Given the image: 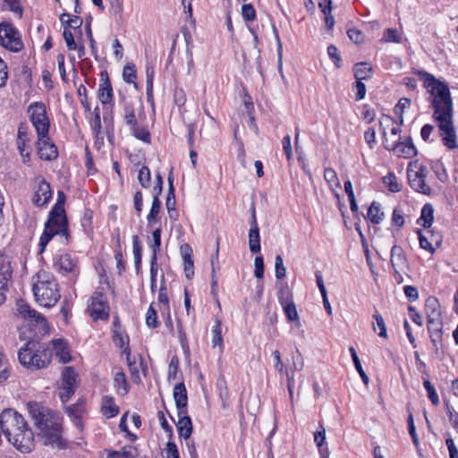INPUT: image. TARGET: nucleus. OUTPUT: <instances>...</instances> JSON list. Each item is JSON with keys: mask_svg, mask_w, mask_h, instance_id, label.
I'll list each match as a JSON object with an SVG mask.
<instances>
[{"mask_svg": "<svg viewBox=\"0 0 458 458\" xmlns=\"http://www.w3.org/2000/svg\"><path fill=\"white\" fill-rule=\"evenodd\" d=\"M420 74L424 81V87L430 95L433 115L437 122L442 141L449 149H454L458 148V144L453 123V103L449 88L447 84L427 72H420Z\"/></svg>", "mask_w": 458, "mask_h": 458, "instance_id": "nucleus-1", "label": "nucleus"}, {"mask_svg": "<svg viewBox=\"0 0 458 458\" xmlns=\"http://www.w3.org/2000/svg\"><path fill=\"white\" fill-rule=\"evenodd\" d=\"M53 350L48 347L41 346L35 340H30L21 347L18 352V359L21 365L29 369H39L47 367L53 355H55L63 363L71 361L68 344L64 339H55L52 341Z\"/></svg>", "mask_w": 458, "mask_h": 458, "instance_id": "nucleus-2", "label": "nucleus"}, {"mask_svg": "<svg viewBox=\"0 0 458 458\" xmlns=\"http://www.w3.org/2000/svg\"><path fill=\"white\" fill-rule=\"evenodd\" d=\"M0 428L17 450L29 453L33 447L34 434L21 414L13 409H4L0 414Z\"/></svg>", "mask_w": 458, "mask_h": 458, "instance_id": "nucleus-3", "label": "nucleus"}, {"mask_svg": "<svg viewBox=\"0 0 458 458\" xmlns=\"http://www.w3.org/2000/svg\"><path fill=\"white\" fill-rule=\"evenodd\" d=\"M29 412L35 427L45 438V445L57 449L66 446L62 437L61 419L56 412L38 403H29Z\"/></svg>", "mask_w": 458, "mask_h": 458, "instance_id": "nucleus-4", "label": "nucleus"}, {"mask_svg": "<svg viewBox=\"0 0 458 458\" xmlns=\"http://www.w3.org/2000/svg\"><path fill=\"white\" fill-rule=\"evenodd\" d=\"M65 194L59 191L57 200L49 212L45 229L39 238V253H42L54 236L60 237L62 243L69 241L68 221L64 210Z\"/></svg>", "mask_w": 458, "mask_h": 458, "instance_id": "nucleus-5", "label": "nucleus"}, {"mask_svg": "<svg viewBox=\"0 0 458 458\" xmlns=\"http://www.w3.org/2000/svg\"><path fill=\"white\" fill-rule=\"evenodd\" d=\"M33 293L36 301L45 308H51L61 298L59 285L55 276L45 270H40L33 277Z\"/></svg>", "mask_w": 458, "mask_h": 458, "instance_id": "nucleus-6", "label": "nucleus"}, {"mask_svg": "<svg viewBox=\"0 0 458 458\" xmlns=\"http://www.w3.org/2000/svg\"><path fill=\"white\" fill-rule=\"evenodd\" d=\"M30 121L38 136L49 133L50 121L47 114L46 106L41 102H34L28 107Z\"/></svg>", "mask_w": 458, "mask_h": 458, "instance_id": "nucleus-7", "label": "nucleus"}, {"mask_svg": "<svg viewBox=\"0 0 458 458\" xmlns=\"http://www.w3.org/2000/svg\"><path fill=\"white\" fill-rule=\"evenodd\" d=\"M0 44L14 53L20 52L23 47L19 31L8 22L0 24Z\"/></svg>", "mask_w": 458, "mask_h": 458, "instance_id": "nucleus-8", "label": "nucleus"}, {"mask_svg": "<svg viewBox=\"0 0 458 458\" xmlns=\"http://www.w3.org/2000/svg\"><path fill=\"white\" fill-rule=\"evenodd\" d=\"M88 311L93 320H107L110 307L107 298L101 292H95L89 299Z\"/></svg>", "mask_w": 458, "mask_h": 458, "instance_id": "nucleus-9", "label": "nucleus"}, {"mask_svg": "<svg viewBox=\"0 0 458 458\" xmlns=\"http://www.w3.org/2000/svg\"><path fill=\"white\" fill-rule=\"evenodd\" d=\"M77 374L72 367H65L62 372V386L59 396L64 403L75 393Z\"/></svg>", "mask_w": 458, "mask_h": 458, "instance_id": "nucleus-10", "label": "nucleus"}, {"mask_svg": "<svg viewBox=\"0 0 458 458\" xmlns=\"http://www.w3.org/2000/svg\"><path fill=\"white\" fill-rule=\"evenodd\" d=\"M37 152L40 159L51 161L58 157L56 146L51 142L48 134L38 136Z\"/></svg>", "mask_w": 458, "mask_h": 458, "instance_id": "nucleus-11", "label": "nucleus"}, {"mask_svg": "<svg viewBox=\"0 0 458 458\" xmlns=\"http://www.w3.org/2000/svg\"><path fill=\"white\" fill-rule=\"evenodd\" d=\"M386 148L404 158H411L417 155V149L411 137L406 138L403 141L394 140L391 144H386Z\"/></svg>", "mask_w": 458, "mask_h": 458, "instance_id": "nucleus-12", "label": "nucleus"}, {"mask_svg": "<svg viewBox=\"0 0 458 458\" xmlns=\"http://www.w3.org/2000/svg\"><path fill=\"white\" fill-rule=\"evenodd\" d=\"M408 180L411 187L421 193L428 194L430 188L425 182V177L427 175L426 167L420 165L417 171L407 172Z\"/></svg>", "mask_w": 458, "mask_h": 458, "instance_id": "nucleus-13", "label": "nucleus"}, {"mask_svg": "<svg viewBox=\"0 0 458 458\" xmlns=\"http://www.w3.org/2000/svg\"><path fill=\"white\" fill-rule=\"evenodd\" d=\"M98 97L102 105H107L113 102L114 92L106 71L101 72V82L98 87Z\"/></svg>", "mask_w": 458, "mask_h": 458, "instance_id": "nucleus-14", "label": "nucleus"}, {"mask_svg": "<svg viewBox=\"0 0 458 458\" xmlns=\"http://www.w3.org/2000/svg\"><path fill=\"white\" fill-rule=\"evenodd\" d=\"M390 261L395 274H398L400 276V272L404 271V269L408 267V261L403 249L396 244L394 245L391 249Z\"/></svg>", "mask_w": 458, "mask_h": 458, "instance_id": "nucleus-15", "label": "nucleus"}, {"mask_svg": "<svg viewBox=\"0 0 458 458\" xmlns=\"http://www.w3.org/2000/svg\"><path fill=\"white\" fill-rule=\"evenodd\" d=\"M173 395L178 410V416L187 413L188 396L186 387L182 382L174 386Z\"/></svg>", "mask_w": 458, "mask_h": 458, "instance_id": "nucleus-16", "label": "nucleus"}, {"mask_svg": "<svg viewBox=\"0 0 458 458\" xmlns=\"http://www.w3.org/2000/svg\"><path fill=\"white\" fill-rule=\"evenodd\" d=\"M52 198V191L49 183L45 180L38 182V188L33 195L32 201L38 207L46 205Z\"/></svg>", "mask_w": 458, "mask_h": 458, "instance_id": "nucleus-17", "label": "nucleus"}, {"mask_svg": "<svg viewBox=\"0 0 458 458\" xmlns=\"http://www.w3.org/2000/svg\"><path fill=\"white\" fill-rule=\"evenodd\" d=\"M54 267L63 275L75 274L76 263L69 254H62L55 259Z\"/></svg>", "mask_w": 458, "mask_h": 458, "instance_id": "nucleus-18", "label": "nucleus"}, {"mask_svg": "<svg viewBox=\"0 0 458 458\" xmlns=\"http://www.w3.org/2000/svg\"><path fill=\"white\" fill-rule=\"evenodd\" d=\"M425 310L428 319H431V321H435L437 323L438 319H442L440 304L436 297L429 296L426 300Z\"/></svg>", "mask_w": 458, "mask_h": 458, "instance_id": "nucleus-19", "label": "nucleus"}, {"mask_svg": "<svg viewBox=\"0 0 458 458\" xmlns=\"http://www.w3.org/2000/svg\"><path fill=\"white\" fill-rule=\"evenodd\" d=\"M176 426L180 437H182L185 440L190 439V437L192 433V422L187 413L179 416V420Z\"/></svg>", "mask_w": 458, "mask_h": 458, "instance_id": "nucleus-20", "label": "nucleus"}, {"mask_svg": "<svg viewBox=\"0 0 458 458\" xmlns=\"http://www.w3.org/2000/svg\"><path fill=\"white\" fill-rule=\"evenodd\" d=\"M123 105V118L128 126H134L137 123L135 115V108L131 102L128 101L124 97L122 98Z\"/></svg>", "mask_w": 458, "mask_h": 458, "instance_id": "nucleus-21", "label": "nucleus"}, {"mask_svg": "<svg viewBox=\"0 0 458 458\" xmlns=\"http://www.w3.org/2000/svg\"><path fill=\"white\" fill-rule=\"evenodd\" d=\"M433 213V207L428 203L425 204L421 209V215L417 223L424 228H429L432 225L434 219Z\"/></svg>", "mask_w": 458, "mask_h": 458, "instance_id": "nucleus-22", "label": "nucleus"}, {"mask_svg": "<svg viewBox=\"0 0 458 458\" xmlns=\"http://www.w3.org/2000/svg\"><path fill=\"white\" fill-rule=\"evenodd\" d=\"M442 319H438L437 323L435 321H431V319H428V330L430 335L431 342L435 346H437V343L442 337Z\"/></svg>", "mask_w": 458, "mask_h": 458, "instance_id": "nucleus-23", "label": "nucleus"}, {"mask_svg": "<svg viewBox=\"0 0 458 458\" xmlns=\"http://www.w3.org/2000/svg\"><path fill=\"white\" fill-rule=\"evenodd\" d=\"M354 77L358 81L367 80L371 77L372 67L368 63L356 64L353 69Z\"/></svg>", "mask_w": 458, "mask_h": 458, "instance_id": "nucleus-24", "label": "nucleus"}, {"mask_svg": "<svg viewBox=\"0 0 458 458\" xmlns=\"http://www.w3.org/2000/svg\"><path fill=\"white\" fill-rule=\"evenodd\" d=\"M368 218L371 223L378 225L384 219V212L381 211L380 204L377 201H373L368 209Z\"/></svg>", "mask_w": 458, "mask_h": 458, "instance_id": "nucleus-25", "label": "nucleus"}, {"mask_svg": "<svg viewBox=\"0 0 458 458\" xmlns=\"http://www.w3.org/2000/svg\"><path fill=\"white\" fill-rule=\"evenodd\" d=\"M102 410L103 413L108 418L114 417L119 412V408L115 405L114 398L111 396H105L103 398Z\"/></svg>", "mask_w": 458, "mask_h": 458, "instance_id": "nucleus-26", "label": "nucleus"}, {"mask_svg": "<svg viewBox=\"0 0 458 458\" xmlns=\"http://www.w3.org/2000/svg\"><path fill=\"white\" fill-rule=\"evenodd\" d=\"M277 299L281 305L293 301V294L286 283H279L277 284Z\"/></svg>", "mask_w": 458, "mask_h": 458, "instance_id": "nucleus-27", "label": "nucleus"}, {"mask_svg": "<svg viewBox=\"0 0 458 458\" xmlns=\"http://www.w3.org/2000/svg\"><path fill=\"white\" fill-rule=\"evenodd\" d=\"M249 247L252 253L260 251V236L259 230L250 229L249 232Z\"/></svg>", "mask_w": 458, "mask_h": 458, "instance_id": "nucleus-28", "label": "nucleus"}, {"mask_svg": "<svg viewBox=\"0 0 458 458\" xmlns=\"http://www.w3.org/2000/svg\"><path fill=\"white\" fill-rule=\"evenodd\" d=\"M212 346L215 348L216 346L219 347L220 352L223 351V337H222V327L221 322L219 320L216 321L212 328Z\"/></svg>", "mask_w": 458, "mask_h": 458, "instance_id": "nucleus-29", "label": "nucleus"}, {"mask_svg": "<svg viewBox=\"0 0 458 458\" xmlns=\"http://www.w3.org/2000/svg\"><path fill=\"white\" fill-rule=\"evenodd\" d=\"M130 129L136 139L140 140L145 143H150V133L146 127H139L138 123H136L134 126H130Z\"/></svg>", "mask_w": 458, "mask_h": 458, "instance_id": "nucleus-30", "label": "nucleus"}, {"mask_svg": "<svg viewBox=\"0 0 458 458\" xmlns=\"http://www.w3.org/2000/svg\"><path fill=\"white\" fill-rule=\"evenodd\" d=\"M114 386L117 387L118 394L124 395L128 393L129 387L123 372H117L115 374Z\"/></svg>", "mask_w": 458, "mask_h": 458, "instance_id": "nucleus-31", "label": "nucleus"}, {"mask_svg": "<svg viewBox=\"0 0 458 458\" xmlns=\"http://www.w3.org/2000/svg\"><path fill=\"white\" fill-rule=\"evenodd\" d=\"M133 256L136 269L139 270L141 262V243L138 235L132 236Z\"/></svg>", "mask_w": 458, "mask_h": 458, "instance_id": "nucleus-32", "label": "nucleus"}, {"mask_svg": "<svg viewBox=\"0 0 458 458\" xmlns=\"http://www.w3.org/2000/svg\"><path fill=\"white\" fill-rule=\"evenodd\" d=\"M383 182L392 192H399L401 185L398 182L396 176L393 173H388L384 178Z\"/></svg>", "mask_w": 458, "mask_h": 458, "instance_id": "nucleus-33", "label": "nucleus"}, {"mask_svg": "<svg viewBox=\"0 0 458 458\" xmlns=\"http://www.w3.org/2000/svg\"><path fill=\"white\" fill-rule=\"evenodd\" d=\"M282 307L289 321H299V314L293 301L282 304Z\"/></svg>", "mask_w": 458, "mask_h": 458, "instance_id": "nucleus-34", "label": "nucleus"}, {"mask_svg": "<svg viewBox=\"0 0 458 458\" xmlns=\"http://www.w3.org/2000/svg\"><path fill=\"white\" fill-rule=\"evenodd\" d=\"M30 140H17L16 144L21 156L22 157L23 163H28L30 158L31 148L27 145Z\"/></svg>", "mask_w": 458, "mask_h": 458, "instance_id": "nucleus-35", "label": "nucleus"}, {"mask_svg": "<svg viewBox=\"0 0 458 458\" xmlns=\"http://www.w3.org/2000/svg\"><path fill=\"white\" fill-rule=\"evenodd\" d=\"M168 182H169V189H168V192H167V196H166L165 205H166L168 211H170L171 209L174 210V207H175V195H174V188L173 185L172 174H170L168 176Z\"/></svg>", "mask_w": 458, "mask_h": 458, "instance_id": "nucleus-36", "label": "nucleus"}, {"mask_svg": "<svg viewBox=\"0 0 458 458\" xmlns=\"http://www.w3.org/2000/svg\"><path fill=\"white\" fill-rule=\"evenodd\" d=\"M138 181L143 188H148L150 186L151 176L148 167L143 165L139 170Z\"/></svg>", "mask_w": 458, "mask_h": 458, "instance_id": "nucleus-37", "label": "nucleus"}, {"mask_svg": "<svg viewBox=\"0 0 458 458\" xmlns=\"http://www.w3.org/2000/svg\"><path fill=\"white\" fill-rule=\"evenodd\" d=\"M373 318L376 321V323L373 324L374 331H377V327H378L379 332L377 333V335L380 337L387 338L386 327L383 317L377 312L376 314H374Z\"/></svg>", "mask_w": 458, "mask_h": 458, "instance_id": "nucleus-38", "label": "nucleus"}, {"mask_svg": "<svg viewBox=\"0 0 458 458\" xmlns=\"http://www.w3.org/2000/svg\"><path fill=\"white\" fill-rule=\"evenodd\" d=\"M146 324L148 327H151V328H156L159 325V323L157 321V310L153 307V303H151L148 307L147 316H146Z\"/></svg>", "mask_w": 458, "mask_h": 458, "instance_id": "nucleus-39", "label": "nucleus"}, {"mask_svg": "<svg viewBox=\"0 0 458 458\" xmlns=\"http://www.w3.org/2000/svg\"><path fill=\"white\" fill-rule=\"evenodd\" d=\"M160 207H161V203H160L159 198H157V196H153L151 208L147 216L148 225H151V223L157 218V216L159 213V210H160Z\"/></svg>", "mask_w": 458, "mask_h": 458, "instance_id": "nucleus-40", "label": "nucleus"}, {"mask_svg": "<svg viewBox=\"0 0 458 458\" xmlns=\"http://www.w3.org/2000/svg\"><path fill=\"white\" fill-rule=\"evenodd\" d=\"M123 77L127 83H134L137 76L135 65L133 64H127L123 67Z\"/></svg>", "mask_w": 458, "mask_h": 458, "instance_id": "nucleus-41", "label": "nucleus"}, {"mask_svg": "<svg viewBox=\"0 0 458 458\" xmlns=\"http://www.w3.org/2000/svg\"><path fill=\"white\" fill-rule=\"evenodd\" d=\"M275 268L276 279L281 280L285 277L286 268L284 266V260L280 255H276L275 258Z\"/></svg>", "mask_w": 458, "mask_h": 458, "instance_id": "nucleus-42", "label": "nucleus"}, {"mask_svg": "<svg viewBox=\"0 0 458 458\" xmlns=\"http://www.w3.org/2000/svg\"><path fill=\"white\" fill-rule=\"evenodd\" d=\"M423 386L428 392V397L431 401L432 404L437 405L439 403V398L433 385L429 380H425L423 382Z\"/></svg>", "mask_w": 458, "mask_h": 458, "instance_id": "nucleus-43", "label": "nucleus"}, {"mask_svg": "<svg viewBox=\"0 0 458 458\" xmlns=\"http://www.w3.org/2000/svg\"><path fill=\"white\" fill-rule=\"evenodd\" d=\"M242 18L247 21H252L256 19V11L251 4H244L242 6Z\"/></svg>", "mask_w": 458, "mask_h": 458, "instance_id": "nucleus-44", "label": "nucleus"}, {"mask_svg": "<svg viewBox=\"0 0 458 458\" xmlns=\"http://www.w3.org/2000/svg\"><path fill=\"white\" fill-rule=\"evenodd\" d=\"M63 37L69 50H75L77 48V44L70 28L64 27Z\"/></svg>", "mask_w": 458, "mask_h": 458, "instance_id": "nucleus-45", "label": "nucleus"}, {"mask_svg": "<svg viewBox=\"0 0 458 458\" xmlns=\"http://www.w3.org/2000/svg\"><path fill=\"white\" fill-rule=\"evenodd\" d=\"M152 240H153V242L150 246V248L153 251L152 255H155V257H157V253L159 250L160 246H161V228H157L153 231Z\"/></svg>", "mask_w": 458, "mask_h": 458, "instance_id": "nucleus-46", "label": "nucleus"}, {"mask_svg": "<svg viewBox=\"0 0 458 458\" xmlns=\"http://www.w3.org/2000/svg\"><path fill=\"white\" fill-rule=\"evenodd\" d=\"M411 106V100L407 98H402L397 105L395 106L394 111L397 115H399L401 120V124L403 123V111Z\"/></svg>", "mask_w": 458, "mask_h": 458, "instance_id": "nucleus-47", "label": "nucleus"}, {"mask_svg": "<svg viewBox=\"0 0 458 458\" xmlns=\"http://www.w3.org/2000/svg\"><path fill=\"white\" fill-rule=\"evenodd\" d=\"M254 276L258 279H262L264 276V260L262 256H257L254 259Z\"/></svg>", "mask_w": 458, "mask_h": 458, "instance_id": "nucleus-48", "label": "nucleus"}, {"mask_svg": "<svg viewBox=\"0 0 458 458\" xmlns=\"http://www.w3.org/2000/svg\"><path fill=\"white\" fill-rule=\"evenodd\" d=\"M179 369V360L176 356L171 359L168 366V380L175 379Z\"/></svg>", "mask_w": 458, "mask_h": 458, "instance_id": "nucleus-49", "label": "nucleus"}, {"mask_svg": "<svg viewBox=\"0 0 458 458\" xmlns=\"http://www.w3.org/2000/svg\"><path fill=\"white\" fill-rule=\"evenodd\" d=\"M154 75H155V71H154L153 66L148 65L146 68L148 98H149L152 94Z\"/></svg>", "mask_w": 458, "mask_h": 458, "instance_id": "nucleus-50", "label": "nucleus"}, {"mask_svg": "<svg viewBox=\"0 0 458 458\" xmlns=\"http://www.w3.org/2000/svg\"><path fill=\"white\" fill-rule=\"evenodd\" d=\"M65 410L69 416L73 417L75 420H79L83 411L82 403H77L72 406L66 407Z\"/></svg>", "mask_w": 458, "mask_h": 458, "instance_id": "nucleus-51", "label": "nucleus"}, {"mask_svg": "<svg viewBox=\"0 0 458 458\" xmlns=\"http://www.w3.org/2000/svg\"><path fill=\"white\" fill-rule=\"evenodd\" d=\"M327 54L329 57L332 59V61L335 63V64L337 67L341 66V57L338 54V49L335 45H330L327 47Z\"/></svg>", "mask_w": 458, "mask_h": 458, "instance_id": "nucleus-52", "label": "nucleus"}, {"mask_svg": "<svg viewBox=\"0 0 458 458\" xmlns=\"http://www.w3.org/2000/svg\"><path fill=\"white\" fill-rule=\"evenodd\" d=\"M384 40L386 42H396L399 43L401 38L398 31L395 29H387L384 33Z\"/></svg>", "mask_w": 458, "mask_h": 458, "instance_id": "nucleus-53", "label": "nucleus"}, {"mask_svg": "<svg viewBox=\"0 0 458 458\" xmlns=\"http://www.w3.org/2000/svg\"><path fill=\"white\" fill-rule=\"evenodd\" d=\"M408 429H409V434L411 435V437L412 438L413 444L415 445H419V437L416 433V428H415V425L413 422V416L411 413H410V415L408 417Z\"/></svg>", "mask_w": 458, "mask_h": 458, "instance_id": "nucleus-54", "label": "nucleus"}, {"mask_svg": "<svg viewBox=\"0 0 458 458\" xmlns=\"http://www.w3.org/2000/svg\"><path fill=\"white\" fill-rule=\"evenodd\" d=\"M283 148L285 153L288 161H291L293 158V150L291 144V137L290 135H285L282 140Z\"/></svg>", "mask_w": 458, "mask_h": 458, "instance_id": "nucleus-55", "label": "nucleus"}, {"mask_svg": "<svg viewBox=\"0 0 458 458\" xmlns=\"http://www.w3.org/2000/svg\"><path fill=\"white\" fill-rule=\"evenodd\" d=\"M417 233L419 234L420 246L421 249L428 250L430 252H434L435 249L433 248L431 242H429L428 239L421 233L420 230H417Z\"/></svg>", "mask_w": 458, "mask_h": 458, "instance_id": "nucleus-56", "label": "nucleus"}, {"mask_svg": "<svg viewBox=\"0 0 458 458\" xmlns=\"http://www.w3.org/2000/svg\"><path fill=\"white\" fill-rule=\"evenodd\" d=\"M324 178L328 183L338 184V177L333 168L327 167L324 170Z\"/></svg>", "mask_w": 458, "mask_h": 458, "instance_id": "nucleus-57", "label": "nucleus"}, {"mask_svg": "<svg viewBox=\"0 0 458 458\" xmlns=\"http://www.w3.org/2000/svg\"><path fill=\"white\" fill-rule=\"evenodd\" d=\"M349 38L356 44L362 42L363 34L360 30L356 29H350L347 31Z\"/></svg>", "mask_w": 458, "mask_h": 458, "instance_id": "nucleus-58", "label": "nucleus"}, {"mask_svg": "<svg viewBox=\"0 0 458 458\" xmlns=\"http://www.w3.org/2000/svg\"><path fill=\"white\" fill-rule=\"evenodd\" d=\"M355 89H356V96H355V99L357 101H360L361 99L364 98L365 97V94H366V86L365 84L362 82V81H358L356 80V82H355Z\"/></svg>", "mask_w": 458, "mask_h": 458, "instance_id": "nucleus-59", "label": "nucleus"}, {"mask_svg": "<svg viewBox=\"0 0 458 458\" xmlns=\"http://www.w3.org/2000/svg\"><path fill=\"white\" fill-rule=\"evenodd\" d=\"M27 319L34 320L37 323L42 325L43 327L47 326L46 318L40 313H38L33 309L30 310V313H29Z\"/></svg>", "mask_w": 458, "mask_h": 458, "instance_id": "nucleus-60", "label": "nucleus"}, {"mask_svg": "<svg viewBox=\"0 0 458 458\" xmlns=\"http://www.w3.org/2000/svg\"><path fill=\"white\" fill-rule=\"evenodd\" d=\"M404 294L408 298L409 301H414L418 299L419 293L416 287L411 285H406L404 286Z\"/></svg>", "mask_w": 458, "mask_h": 458, "instance_id": "nucleus-61", "label": "nucleus"}, {"mask_svg": "<svg viewBox=\"0 0 458 458\" xmlns=\"http://www.w3.org/2000/svg\"><path fill=\"white\" fill-rule=\"evenodd\" d=\"M166 458H179V452L176 445L174 442L169 441L166 444Z\"/></svg>", "mask_w": 458, "mask_h": 458, "instance_id": "nucleus-62", "label": "nucleus"}, {"mask_svg": "<svg viewBox=\"0 0 458 458\" xmlns=\"http://www.w3.org/2000/svg\"><path fill=\"white\" fill-rule=\"evenodd\" d=\"M364 140L369 144L370 148H373L376 143V133L373 128H369L364 132Z\"/></svg>", "mask_w": 458, "mask_h": 458, "instance_id": "nucleus-63", "label": "nucleus"}, {"mask_svg": "<svg viewBox=\"0 0 458 458\" xmlns=\"http://www.w3.org/2000/svg\"><path fill=\"white\" fill-rule=\"evenodd\" d=\"M445 444L449 451L450 458H458V449L455 446L454 440L451 437L446 438Z\"/></svg>", "mask_w": 458, "mask_h": 458, "instance_id": "nucleus-64", "label": "nucleus"}]
</instances>
